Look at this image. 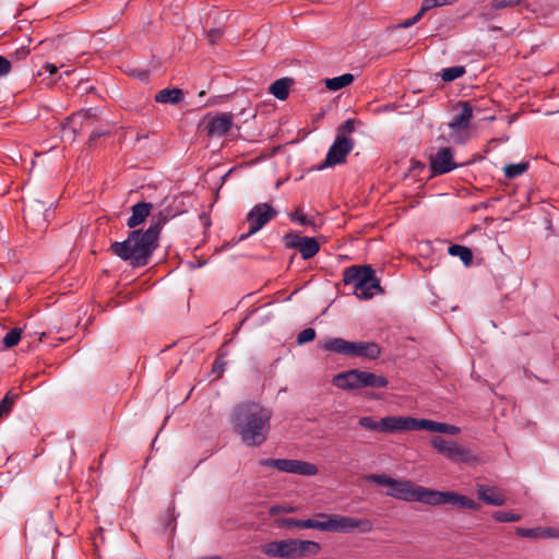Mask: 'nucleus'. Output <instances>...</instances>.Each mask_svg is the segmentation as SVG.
<instances>
[{
  "label": "nucleus",
  "mask_w": 559,
  "mask_h": 559,
  "mask_svg": "<svg viewBox=\"0 0 559 559\" xmlns=\"http://www.w3.org/2000/svg\"><path fill=\"white\" fill-rule=\"evenodd\" d=\"M166 207L153 215L150 227L145 230H133L124 241L111 243V251L123 261H128L133 267H141L148 264L154 250L158 246V236L163 225L175 217Z\"/></svg>",
  "instance_id": "nucleus-1"
},
{
  "label": "nucleus",
  "mask_w": 559,
  "mask_h": 559,
  "mask_svg": "<svg viewBox=\"0 0 559 559\" xmlns=\"http://www.w3.org/2000/svg\"><path fill=\"white\" fill-rule=\"evenodd\" d=\"M271 418V409L252 402L239 404L231 414L234 429L248 447H259L267 439Z\"/></svg>",
  "instance_id": "nucleus-2"
},
{
  "label": "nucleus",
  "mask_w": 559,
  "mask_h": 559,
  "mask_svg": "<svg viewBox=\"0 0 559 559\" xmlns=\"http://www.w3.org/2000/svg\"><path fill=\"white\" fill-rule=\"evenodd\" d=\"M281 527L286 528H313L321 532L350 534L355 532L369 533L373 524L367 519H357L340 514L319 513L313 519H284L280 522Z\"/></svg>",
  "instance_id": "nucleus-3"
},
{
  "label": "nucleus",
  "mask_w": 559,
  "mask_h": 559,
  "mask_svg": "<svg viewBox=\"0 0 559 559\" xmlns=\"http://www.w3.org/2000/svg\"><path fill=\"white\" fill-rule=\"evenodd\" d=\"M260 550L270 558L302 559L317 556L321 551V545L314 540L287 538L267 542L261 545Z\"/></svg>",
  "instance_id": "nucleus-4"
},
{
  "label": "nucleus",
  "mask_w": 559,
  "mask_h": 559,
  "mask_svg": "<svg viewBox=\"0 0 559 559\" xmlns=\"http://www.w3.org/2000/svg\"><path fill=\"white\" fill-rule=\"evenodd\" d=\"M320 347L346 357L370 360L377 359L381 354L380 346L374 342H350L341 337L328 338L320 344Z\"/></svg>",
  "instance_id": "nucleus-5"
},
{
  "label": "nucleus",
  "mask_w": 559,
  "mask_h": 559,
  "mask_svg": "<svg viewBox=\"0 0 559 559\" xmlns=\"http://www.w3.org/2000/svg\"><path fill=\"white\" fill-rule=\"evenodd\" d=\"M389 381L385 377L373 372L350 369L340 372L332 378V384L344 391L359 390L362 388H385Z\"/></svg>",
  "instance_id": "nucleus-6"
},
{
  "label": "nucleus",
  "mask_w": 559,
  "mask_h": 559,
  "mask_svg": "<svg viewBox=\"0 0 559 559\" xmlns=\"http://www.w3.org/2000/svg\"><path fill=\"white\" fill-rule=\"evenodd\" d=\"M430 444L438 453L453 463L472 465L478 462L477 455L471 449L453 440L435 436L431 438Z\"/></svg>",
  "instance_id": "nucleus-7"
},
{
  "label": "nucleus",
  "mask_w": 559,
  "mask_h": 559,
  "mask_svg": "<svg viewBox=\"0 0 559 559\" xmlns=\"http://www.w3.org/2000/svg\"><path fill=\"white\" fill-rule=\"evenodd\" d=\"M429 488L416 485L406 479H393L386 495L397 500L421 502L427 504Z\"/></svg>",
  "instance_id": "nucleus-8"
},
{
  "label": "nucleus",
  "mask_w": 559,
  "mask_h": 559,
  "mask_svg": "<svg viewBox=\"0 0 559 559\" xmlns=\"http://www.w3.org/2000/svg\"><path fill=\"white\" fill-rule=\"evenodd\" d=\"M259 464L288 474L313 476L318 473V467L314 464L299 460L263 459Z\"/></svg>",
  "instance_id": "nucleus-9"
},
{
  "label": "nucleus",
  "mask_w": 559,
  "mask_h": 559,
  "mask_svg": "<svg viewBox=\"0 0 559 559\" xmlns=\"http://www.w3.org/2000/svg\"><path fill=\"white\" fill-rule=\"evenodd\" d=\"M278 212L273 209L269 203H258L247 214V223L249 229L247 234L239 237V240H245L251 235H254L262 229L270 221L276 217Z\"/></svg>",
  "instance_id": "nucleus-10"
},
{
  "label": "nucleus",
  "mask_w": 559,
  "mask_h": 559,
  "mask_svg": "<svg viewBox=\"0 0 559 559\" xmlns=\"http://www.w3.org/2000/svg\"><path fill=\"white\" fill-rule=\"evenodd\" d=\"M427 504L439 506L450 504L459 509L478 510L479 504L473 499L454 491H439L429 489Z\"/></svg>",
  "instance_id": "nucleus-11"
},
{
  "label": "nucleus",
  "mask_w": 559,
  "mask_h": 559,
  "mask_svg": "<svg viewBox=\"0 0 559 559\" xmlns=\"http://www.w3.org/2000/svg\"><path fill=\"white\" fill-rule=\"evenodd\" d=\"M358 424L360 427L372 431L393 433L406 431L407 416H386L381 420H374L370 416H365L359 418Z\"/></svg>",
  "instance_id": "nucleus-12"
},
{
  "label": "nucleus",
  "mask_w": 559,
  "mask_h": 559,
  "mask_svg": "<svg viewBox=\"0 0 559 559\" xmlns=\"http://www.w3.org/2000/svg\"><path fill=\"white\" fill-rule=\"evenodd\" d=\"M457 106L461 108V112L449 122V128L451 129L449 135L454 143H464L465 138L462 135V132L469 128L474 107L469 102H460Z\"/></svg>",
  "instance_id": "nucleus-13"
},
{
  "label": "nucleus",
  "mask_w": 559,
  "mask_h": 559,
  "mask_svg": "<svg viewBox=\"0 0 559 559\" xmlns=\"http://www.w3.org/2000/svg\"><path fill=\"white\" fill-rule=\"evenodd\" d=\"M354 148V141L352 138L336 135L334 142L330 146L323 165L321 168L333 167L346 160V156Z\"/></svg>",
  "instance_id": "nucleus-14"
},
{
  "label": "nucleus",
  "mask_w": 559,
  "mask_h": 559,
  "mask_svg": "<svg viewBox=\"0 0 559 559\" xmlns=\"http://www.w3.org/2000/svg\"><path fill=\"white\" fill-rule=\"evenodd\" d=\"M284 242L287 248L299 250L305 260L314 257L320 249L319 242L314 238L299 236L295 233L286 234L284 236Z\"/></svg>",
  "instance_id": "nucleus-15"
},
{
  "label": "nucleus",
  "mask_w": 559,
  "mask_h": 559,
  "mask_svg": "<svg viewBox=\"0 0 559 559\" xmlns=\"http://www.w3.org/2000/svg\"><path fill=\"white\" fill-rule=\"evenodd\" d=\"M373 274L371 265H352L343 271V282L345 285H353L354 289H360Z\"/></svg>",
  "instance_id": "nucleus-16"
},
{
  "label": "nucleus",
  "mask_w": 559,
  "mask_h": 559,
  "mask_svg": "<svg viewBox=\"0 0 559 559\" xmlns=\"http://www.w3.org/2000/svg\"><path fill=\"white\" fill-rule=\"evenodd\" d=\"M457 167L450 147H442L430 157V170L433 176L450 173Z\"/></svg>",
  "instance_id": "nucleus-17"
},
{
  "label": "nucleus",
  "mask_w": 559,
  "mask_h": 559,
  "mask_svg": "<svg viewBox=\"0 0 559 559\" xmlns=\"http://www.w3.org/2000/svg\"><path fill=\"white\" fill-rule=\"evenodd\" d=\"M447 423H439L430 419H417L407 416L406 431L427 430L431 432L445 433Z\"/></svg>",
  "instance_id": "nucleus-18"
},
{
  "label": "nucleus",
  "mask_w": 559,
  "mask_h": 559,
  "mask_svg": "<svg viewBox=\"0 0 559 559\" xmlns=\"http://www.w3.org/2000/svg\"><path fill=\"white\" fill-rule=\"evenodd\" d=\"M477 495L479 500L490 506H502L507 500L501 490L483 484L477 485Z\"/></svg>",
  "instance_id": "nucleus-19"
},
{
  "label": "nucleus",
  "mask_w": 559,
  "mask_h": 559,
  "mask_svg": "<svg viewBox=\"0 0 559 559\" xmlns=\"http://www.w3.org/2000/svg\"><path fill=\"white\" fill-rule=\"evenodd\" d=\"M233 124V118L229 114H222L214 117L207 124L210 135H224L227 133Z\"/></svg>",
  "instance_id": "nucleus-20"
},
{
  "label": "nucleus",
  "mask_w": 559,
  "mask_h": 559,
  "mask_svg": "<svg viewBox=\"0 0 559 559\" xmlns=\"http://www.w3.org/2000/svg\"><path fill=\"white\" fill-rule=\"evenodd\" d=\"M152 209V203L140 202L132 206V214L129 217L127 225L130 228H134L138 225L142 224L145 218L150 215Z\"/></svg>",
  "instance_id": "nucleus-21"
},
{
  "label": "nucleus",
  "mask_w": 559,
  "mask_h": 559,
  "mask_svg": "<svg viewBox=\"0 0 559 559\" xmlns=\"http://www.w3.org/2000/svg\"><path fill=\"white\" fill-rule=\"evenodd\" d=\"M380 293H382V288L379 280L376 277V273L360 289H354V295L359 299H370Z\"/></svg>",
  "instance_id": "nucleus-22"
},
{
  "label": "nucleus",
  "mask_w": 559,
  "mask_h": 559,
  "mask_svg": "<svg viewBox=\"0 0 559 559\" xmlns=\"http://www.w3.org/2000/svg\"><path fill=\"white\" fill-rule=\"evenodd\" d=\"M183 99L180 88H164L155 95V102L160 104H178Z\"/></svg>",
  "instance_id": "nucleus-23"
},
{
  "label": "nucleus",
  "mask_w": 559,
  "mask_h": 559,
  "mask_svg": "<svg viewBox=\"0 0 559 559\" xmlns=\"http://www.w3.org/2000/svg\"><path fill=\"white\" fill-rule=\"evenodd\" d=\"M292 79L283 78L274 81L270 86V93L280 100H285L289 94Z\"/></svg>",
  "instance_id": "nucleus-24"
},
{
  "label": "nucleus",
  "mask_w": 559,
  "mask_h": 559,
  "mask_svg": "<svg viewBox=\"0 0 559 559\" xmlns=\"http://www.w3.org/2000/svg\"><path fill=\"white\" fill-rule=\"evenodd\" d=\"M521 0H491L489 5H486L481 10V15L490 17L493 10H503L518 5Z\"/></svg>",
  "instance_id": "nucleus-25"
},
{
  "label": "nucleus",
  "mask_w": 559,
  "mask_h": 559,
  "mask_svg": "<svg viewBox=\"0 0 559 559\" xmlns=\"http://www.w3.org/2000/svg\"><path fill=\"white\" fill-rule=\"evenodd\" d=\"M448 253L457 257L465 266H469L473 262V252L469 248L461 245H452L448 248Z\"/></svg>",
  "instance_id": "nucleus-26"
},
{
  "label": "nucleus",
  "mask_w": 559,
  "mask_h": 559,
  "mask_svg": "<svg viewBox=\"0 0 559 559\" xmlns=\"http://www.w3.org/2000/svg\"><path fill=\"white\" fill-rule=\"evenodd\" d=\"M516 535H519L521 537H527V538H546V537L555 536L551 528H542V527H534V528L518 527Z\"/></svg>",
  "instance_id": "nucleus-27"
},
{
  "label": "nucleus",
  "mask_w": 559,
  "mask_h": 559,
  "mask_svg": "<svg viewBox=\"0 0 559 559\" xmlns=\"http://www.w3.org/2000/svg\"><path fill=\"white\" fill-rule=\"evenodd\" d=\"M354 81V75L352 73H345L336 78L326 79L325 87L330 91H338L345 86H348Z\"/></svg>",
  "instance_id": "nucleus-28"
},
{
  "label": "nucleus",
  "mask_w": 559,
  "mask_h": 559,
  "mask_svg": "<svg viewBox=\"0 0 559 559\" xmlns=\"http://www.w3.org/2000/svg\"><path fill=\"white\" fill-rule=\"evenodd\" d=\"M528 168L527 162H522L518 164H509L503 168L504 175L507 178L512 179L524 174Z\"/></svg>",
  "instance_id": "nucleus-29"
},
{
  "label": "nucleus",
  "mask_w": 559,
  "mask_h": 559,
  "mask_svg": "<svg viewBox=\"0 0 559 559\" xmlns=\"http://www.w3.org/2000/svg\"><path fill=\"white\" fill-rule=\"evenodd\" d=\"M17 394L8 392L4 397L0 401V418L8 416L17 399Z\"/></svg>",
  "instance_id": "nucleus-30"
},
{
  "label": "nucleus",
  "mask_w": 559,
  "mask_h": 559,
  "mask_svg": "<svg viewBox=\"0 0 559 559\" xmlns=\"http://www.w3.org/2000/svg\"><path fill=\"white\" fill-rule=\"evenodd\" d=\"M465 68L463 66H455L451 68L443 69L441 73V79L444 82H452L465 74Z\"/></svg>",
  "instance_id": "nucleus-31"
},
{
  "label": "nucleus",
  "mask_w": 559,
  "mask_h": 559,
  "mask_svg": "<svg viewBox=\"0 0 559 559\" xmlns=\"http://www.w3.org/2000/svg\"><path fill=\"white\" fill-rule=\"evenodd\" d=\"M521 515L511 511H496L492 513V519L500 523L518 522Z\"/></svg>",
  "instance_id": "nucleus-32"
},
{
  "label": "nucleus",
  "mask_w": 559,
  "mask_h": 559,
  "mask_svg": "<svg viewBox=\"0 0 559 559\" xmlns=\"http://www.w3.org/2000/svg\"><path fill=\"white\" fill-rule=\"evenodd\" d=\"M22 330L14 328L10 330L3 337V344L7 348H12L17 345L21 340Z\"/></svg>",
  "instance_id": "nucleus-33"
},
{
  "label": "nucleus",
  "mask_w": 559,
  "mask_h": 559,
  "mask_svg": "<svg viewBox=\"0 0 559 559\" xmlns=\"http://www.w3.org/2000/svg\"><path fill=\"white\" fill-rule=\"evenodd\" d=\"M393 479L394 478H392L388 475H382V474H370V475L366 476V480L368 483H373L379 486H384V487H388V489H390V487L393 483Z\"/></svg>",
  "instance_id": "nucleus-34"
},
{
  "label": "nucleus",
  "mask_w": 559,
  "mask_h": 559,
  "mask_svg": "<svg viewBox=\"0 0 559 559\" xmlns=\"http://www.w3.org/2000/svg\"><path fill=\"white\" fill-rule=\"evenodd\" d=\"M455 0H424L421 3V12H427L436 7H443L454 3Z\"/></svg>",
  "instance_id": "nucleus-35"
},
{
  "label": "nucleus",
  "mask_w": 559,
  "mask_h": 559,
  "mask_svg": "<svg viewBox=\"0 0 559 559\" xmlns=\"http://www.w3.org/2000/svg\"><path fill=\"white\" fill-rule=\"evenodd\" d=\"M316 338V330L312 328L304 329L298 335H297V343L299 345L309 343Z\"/></svg>",
  "instance_id": "nucleus-36"
},
{
  "label": "nucleus",
  "mask_w": 559,
  "mask_h": 559,
  "mask_svg": "<svg viewBox=\"0 0 559 559\" xmlns=\"http://www.w3.org/2000/svg\"><path fill=\"white\" fill-rule=\"evenodd\" d=\"M95 117H96V111L93 108H88V109H82V110L78 111L70 118V120L71 121L88 120V119H93Z\"/></svg>",
  "instance_id": "nucleus-37"
},
{
  "label": "nucleus",
  "mask_w": 559,
  "mask_h": 559,
  "mask_svg": "<svg viewBox=\"0 0 559 559\" xmlns=\"http://www.w3.org/2000/svg\"><path fill=\"white\" fill-rule=\"evenodd\" d=\"M355 130V120L354 119H347L344 121L338 128H337V134L336 135H343L346 136V134H349L354 132Z\"/></svg>",
  "instance_id": "nucleus-38"
},
{
  "label": "nucleus",
  "mask_w": 559,
  "mask_h": 559,
  "mask_svg": "<svg viewBox=\"0 0 559 559\" xmlns=\"http://www.w3.org/2000/svg\"><path fill=\"white\" fill-rule=\"evenodd\" d=\"M292 221L298 222L300 225H313V219L308 218V216L302 213L300 210H296L294 214L290 215Z\"/></svg>",
  "instance_id": "nucleus-39"
},
{
  "label": "nucleus",
  "mask_w": 559,
  "mask_h": 559,
  "mask_svg": "<svg viewBox=\"0 0 559 559\" xmlns=\"http://www.w3.org/2000/svg\"><path fill=\"white\" fill-rule=\"evenodd\" d=\"M425 12H421V9L416 13L413 17L404 20L402 23L399 24V27L407 28L416 24L420 19L424 16Z\"/></svg>",
  "instance_id": "nucleus-40"
},
{
  "label": "nucleus",
  "mask_w": 559,
  "mask_h": 559,
  "mask_svg": "<svg viewBox=\"0 0 559 559\" xmlns=\"http://www.w3.org/2000/svg\"><path fill=\"white\" fill-rule=\"evenodd\" d=\"M295 511L293 507H282V506H273L270 508V514L276 515L278 513H292Z\"/></svg>",
  "instance_id": "nucleus-41"
},
{
  "label": "nucleus",
  "mask_w": 559,
  "mask_h": 559,
  "mask_svg": "<svg viewBox=\"0 0 559 559\" xmlns=\"http://www.w3.org/2000/svg\"><path fill=\"white\" fill-rule=\"evenodd\" d=\"M11 68V62L5 57L0 56V76L7 75Z\"/></svg>",
  "instance_id": "nucleus-42"
},
{
  "label": "nucleus",
  "mask_w": 559,
  "mask_h": 559,
  "mask_svg": "<svg viewBox=\"0 0 559 559\" xmlns=\"http://www.w3.org/2000/svg\"><path fill=\"white\" fill-rule=\"evenodd\" d=\"M223 36V32L218 28L209 31L207 38L212 44L217 43Z\"/></svg>",
  "instance_id": "nucleus-43"
},
{
  "label": "nucleus",
  "mask_w": 559,
  "mask_h": 559,
  "mask_svg": "<svg viewBox=\"0 0 559 559\" xmlns=\"http://www.w3.org/2000/svg\"><path fill=\"white\" fill-rule=\"evenodd\" d=\"M461 432V428L451 424H447L445 435L456 436Z\"/></svg>",
  "instance_id": "nucleus-44"
},
{
  "label": "nucleus",
  "mask_w": 559,
  "mask_h": 559,
  "mask_svg": "<svg viewBox=\"0 0 559 559\" xmlns=\"http://www.w3.org/2000/svg\"><path fill=\"white\" fill-rule=\"evenodd\" d=\"M44 69H45L47 72H49L50 74H55V73H57V71H58L57 66H55L53 63H46V64L44 66Z\"/></svg>",
  "instance_id": "nucleus-45"
},
{
  "label": "nucleus",
  "mask_w": 559,
  "mask_h": 559,
  "mask_svg": "<svg viewBox=\"0 0 559 559\" xmlns=\"http://www.w3.org/2000/svg\"><path fill=\"white\" fill-rule=\"evenodd\" d=\"M224 365L225 364L223 361H221V360H216L214 362V365H213V371H218L219 372L218 377L221 376V372L223 371Z\"/></svg>",
  "instance_id": "nucleus-46"
},
{
  "label": "nucleus",
  "mask_w": 559,
  "mask_h": 559,
  "mask_svg": "<svg viewBox=\"0 0 559 559\" xmlns=\"http://www.w3.org/2000/svg\"><path fill=\"white\" fill-rule=\"evenodd\" d=\"M98 135H99V131H96L95 133H93L92 136L94 138V136H98Z\"/></svg>",
  "instance_id": "nucleus-47"
},
{
  "label": "nucleus",
  "mask_w": 559,
  "mask_h": 559,
  "mask_svg": "<svg viewBox=\"0 0 559 559\" xmlns=\"http://www.w3.org/2000/svg\"><path fill=\"white\" fill-rule=\"evenodd\" d=\"M98 135H99V131H96L95 133H93L92 136L94 138V136H98Z\"/></svg>",
  "instance_id": "nucleus-48"
}]
</instances>
